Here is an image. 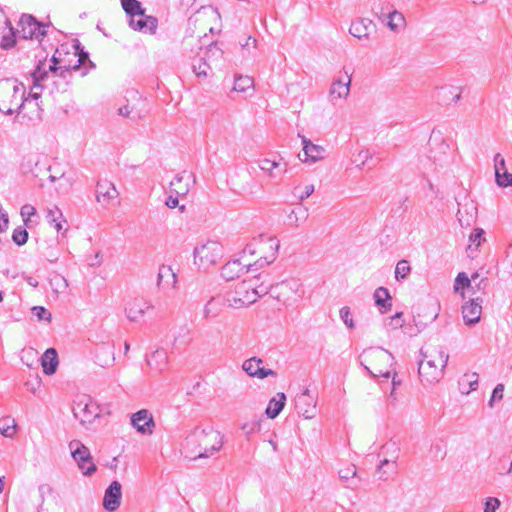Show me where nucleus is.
Listing matches in <instances>:
<instances>
[{
	"label": "nucleus",
	"instance_id": "1",
	"mask_svg": "<svg viewBox=\"0 0 512 512\" xmlns=\"http://www.w3.org/2000/svg\"><path fill=\"white\" fill-rule=\"evenodd\" d=\"M223 446V436L213 427H196L184 440L185 457L192 460L207 458Z\"/></svg>",
	"mask_w": 512,
	"mask_h": 512
},
{
	"label": "nucleus",
	"instance_id": "2",
	"mask_svg": "<svg viewBox=\"0 0 512 512\" xmlns=\"http://www.w3.org/2000/svg\"><path fill=\"white\" fill-rule=\"evenodd\" d=\"M25 87L15 79L0 81V112L6 115L21 113L26 99Z\"/></svg>",
	"mask_w": 512,
	"mask_h": 512
},
{
	"label": "nucleus",
	"instance_id": "3",
	"mask_svg": "<svg viewBox=\"0 0 512 512\" xmlns=\"http://www.w3.org/2000/svg\"><path fill=\"white\" fill-rule=\"evenodd\" d=\"M423 359L419 361L418 374L422 383L432 384L439 382L443 375L444 369L447 366L449 355L442 349L436 351L438 354V360L440 363V368L435 364V360L428 358L427 353H424L423 350L420 351Z\"/></svg>",
	"mask_w": 512,
	"mask_h": 512
},
{
	"label": "nucleus",
	"instance_id": "4",
	"mask_svg": "<svg viewBox=\"0 0 512 512\" xmlns=\"http://www.w3.org/2000/svg\"><path fill=\"white\" fill-rule=\"evenodd\" d=\"M50 24L38 21L31 14H23L18 22L19 29L17 33L23 39H36L41 41L47 34V28Z\"/></svg>",
	"mask_w": 512,
	"mask_h": 512
},
{
	"label": "nucleus",
	"instance_id": "5",
	"mask_svg": "<svg viewBox=\"0 0 512 512\" xmlns=\"http://www.w3.org/2000/svg\"><path fill=\"white\" fill-rule=\"evenodd\" d=\"M71 455L77 463L78 468L82 471L84 476H92L97 467L93 462L89 449L80 441L73 440L69 443Z\"/></svg>",
	"mask_w": 512,
	"mask_h": 512
},
{
	"label": "nucleus",
	"instance_id": "6",
	"mask_svg": "<svg viewBox=\"0 0 512 512\" xmlns=\"http://www.w3.org/2000/svg\"><path fill=\"white\" fill-rule=\"evenodd\" d=\"M73 415L82 425L91 424L99 417L98 406L88 396H82L74 401L72 407Z\"/></svg>",
	"mask_w": 512,
	"mask_h": 512
},
{
	"label": "nucleus",
	"instance_id": "7",
	"mask_svg": "<svg viewBox=\"0 0 512 512\" xmlns=\"http://www.w3.org/2000/svg\"><path fill=\"white\" fill-rule=\"evenodd\" d=\"M399 448L395 442H388L381 447V454L390 455L384 458L378 466L379 479L386 481L391 475L397 473V459Z\"/></svg>",
	"mask_w": 512,
	"mask_h": 512
},
{
	"label": "nucleus",
	"instance_id": "8",
	"mask_svg": "<svg viewBox=\"0 0 512 512\" xmlns=\"http://www.w3.org/2000/svg\"><path fill=\"white\" fill-rule=\"evenodd\" d=\"M223 254V247L216 241H207L205 244L194 248L195 262L199 260L202 266L215 264Z\"/></svg>",
	"mask_w": 512,
	"mask_h": 512
},
{
	"label": "nucleus",
	"instance_id": "9",
	"mask_svg": "<svg viewBox=\"0 0 512 512\" xmlns=\"http://www.w3.org/2000/svg\"><path fill=\"white\" fill-rule=\"evenodd\" d=\"M223 51L218 47L217 43H211L206 52L205 57L200 58L197 63L193 64V72L198 78H206L211 71L210 64L207 60H211L213 57L219 58L222 57Z\"/></svg>",
	"mask_w": 512,
	"mask_h": 512
},
{
	"label": "nucleus",
	"instance_id": "10",
	"mask_svg": "<svg viewBox=\"0 0 512 512\" xmlns=\"http://www.w3.org/2000/svg\"><path fill=\"white\" fill-rule=\"evenodd\" d=\"M482 303V296H474L462 306L463 320L466 325H475L480 321Z\"/></svg>",
	"mask_w": 512,
	"mask_h": 512
},
{
	"label": "nucleus",
	"instance_id": "11",
	"mask_svg": "<svg viewBox=\"0 0 512 512\" xmlns=\"http://www.w3.org/2000/svg\"><path fill=\"white\" fill-rule=\"evenodd\" d=\"M122 486L119 481L114 480L104 492L102 505L108 512L116 511L121 504Z\"/></svg>",
	"mask_w": 512,
	"mask_h": 512
},
{
	"label": "nucleus",
	"instance_id": "12",
	"mask_svg": "<svg viewBox=\"0 0 512 512\" xmlns=\"http://www.w3.org/2000/svg\"><path fill=\"white\" fill-rule=\"evenodd\" d=\"M351 87V76L345 71L344 75L335 78L332 82L329 99L335 104L339 99H346L349 96Z\"/></svg>",
	"mask_w": 512,
	"mask_h": 512
},
{
	"label": "nucleus",
	"instance_id": "13",
	"mask_svg": "<svg viewBox=\"0 0 512 512\" xmlns=\"http://www.w3.org/2000/svg\"><path fill=\"white\" fill-rule=\"evenodd\" d=\"M132 426L143 435H150L153 433L155 422L152 413L147 409H141L131 416Z\"/></svg>",
	"mask_w": 512,
	"mask_h": 512
},
{
	"label": "nucleus",
	"instance_id": "14",
	"mask_svg": "<svg viewBox=\"0 0 512 512\" xmlns=\"http://www.w3.org/2000/svg\"><path fill=\"white\" fill-rule=\"evenodd\" d=\"M299 284L296 281H281L277 283L269 282L264 287H268V292L278 301H286L289 298V291L296 292Z\"/></svg>",
	"mask_w": 512,
	"mask_h": 512
},
{
	"label": "nucleus",
	"instance_id": "15",
	"mask_svg": "<svg viewBox=\"0 0 512 512\" xmlns=\"http://www.w3.org/2000/svg\"><path fill=\"white\" fill-rule=\"evenodd\" d=\"M263 360L258 357H252L243 362L242 369L250 376L258 379H264L268 376H276L272 369L262 366Z\"/></svg>",
	"mask_w": 512,
	"mask_h": 512
},
{
	"label": "nucleus",
	"instance_id": "16",
	"mask_svg": "<svg viewBox=\"0 0 512 512\" xmlns=\"http://www.w3.org/2000/svg\"><path fill=\"white\" fill-rule=\"evenodd\" d=\"M429 144L431 146L429 158L435 163L443 161L444 157L450 150V146L443 139L440 132L432 131Z\"/></svg>",
	"mask_w": 512,
	"mask_h": 512
},
{
	"label": "nucleus",
	"instance_id": "17",
	"mask_svg": "<svg viewBox=\"0 0 512 512\" xmlns=\"http://www.w3.org/2000/svg\"><path fill=\"white\" fill-rule=\"evenodd\" d=\"M131 29L143 33L155 34L158 27V19L155 16L145 15L128 19Z\"/></svg>",
	"mask_w": 512,
	"mask_h": 512
},
{
	"label": "nucleus",
	"instance_id": "18",
	"mask_svg": "<svg viewBox=\"0 0 512 512\" xmlns=\"http://www.w3.org/2000/svg\"><path fill=\"white\" fill-rule=\"evenodd\" d=\"M268 287H264V283H260L257 286H253L250 282L243 281L238 284L235 288L234 293L240 298L246 299L249 297L251 304L256 302L257 298L262 294H267Z\"/></svg>",
	"mask_w": 512,
	"mask_h": 512
},
{
	"label": "nucleus",
	"instance_id": "19",
	"mask_svg": "<svg viewBox=\"0 0 512 512\" xmlns=\"http://www.w3.org/2000/svg\"><path fill=\"white\" fill-rule=\"evenodd\" d=\"M33 86L31 88L30 96L34 100H38L41 96L43 89V82L48 79V72L45 69V60H40L31 73Z\"/></svg>",
	"mask_w": 512,
	"mask_h": 512
},
{
	"label": "nucleus",
	"instance_id": "20",
	"mask_svg": "<svg viewBox=\"0 0 512 512\" xmlns=\"http://www.w3.org/2000/svg\"><path fill=\"white\" fill-rule=\"evenodd\" d=\"M151 308H153V306L145 299L136 297L127 303L125 314L130 321L136 322L144 316L146 310Z\"/></svg>",
	"mask_w": 512,
	"mask_h": 512
},
{
	"label": "nucleus",
	"instance_id": "21",
	"mask_svg": "<svg viewBox=\"0 0 512 512\" xmlns=\"http://www.w3.org/2000/svg\"><path fill=\"white\" fill-rule=\"evenodd\" d=\"M376 25L368 18H357L352 21L349 33L359 40L369 39L370 33L375 30Z\"/></svg>",
	"mask_w": 512,
	"mask_h": 512
},
{
	"label": "nucleus",
	"instance_id": "22",
	"mask_svg": "<svg viewBox=\"0 0 512 512\" xmlns=\"http://www.w3.org/2000/svg\"><path fill=\"white\" fill-rule=\"evenodd\" d=\"M118 191L115 185L107 180L98 181L96 185V199L102 204H109L118 197Z\"/></svg>",
	"mask_w": 512,
	"mask_h": 512
},
{
	"label": "nucleus",
	"instance_id": "23",
	"mask_svg": "<svg viewBox=\"0 0 512 512\" xmlns=\"http://www.w3.org/2000/svg\"><path fill=\"white\" fill-rule=\"evenodd\" d=\"M301 141L303 145V153L305 158L302 159L304 162H316L321 160L325 156V149L320 145L314 144L310 139L305 136H301Z\"/></svg>",
	"mask_w": 512,
	"mask_h": 512
},
{
	"label": "nucleus",
	"instance_id": "24",
	"mask_svg": "<svg viewBox=\"0 0 512 512\" xmlns=\"http://www.w3.org/2000/svg\"><path fill=\"white\" fill-rule=\"evenodd\" d=\"M267 244H268L269 249L272 251L270 259L267 256H265V257L259 258L253 264L246 265V272L256 271L258 269H261V268L271 264L275 260L276 254L279 249V241L274 237H268Z\"/></svg>",
	"mask_w": 512,
	"mask_h": 512
},
{
	"label": "nucleus",
	"instance_id": "25",
	"mask_svg": "<svg viewBox=\"0 0 512 512\" xmlns=\"http://www.w3.org/2000/svg\"><path fill=\"white\" fill-rule=\"evenodd\" d=\"M177 283L176 272L169 265H161L158 270L157 286L160 288H174Z\"/></svg>",
	"mask_w": 512,
	"mask_h": 512
},
{
	"label": "nucleus",
	"instance_id": "26",
	"mask_svg": "<svg viewBox=\"0 0 512 512\" xmlns=\"http://www.w3.org/2000/svg\"><path fill=\"white\" fill-rule=\"evenodd\" d=\"M146 361L150 369L160 373L168 365L167 352L164 349H157L147 356Z\"/></svg>",
	"mask_w": 512,
	"mask_h": 512
},
{
	"label": "nucleus",
	"instance_id": "27",
	"mask_svg": "<svg viewBox=\"0 0 512 512\" xmlns=\"http://www.w3.org/2000/svg\"><path fill=\"white\" fill-rule=\"evenodd\" d=\"M43 372L50 376L53 375L58 368L59 359L56 349L48 348L41 357Z\"/></svg>",
	"mask_w": 512,
	"mask_h": 512
},
{
	"label": "nucleus",
	"instance_id": "28",
	"mask_svg": "<svg viewBox=\"0 0 512 512\" xmlns=\"http://www.w3.org/2000/svg\"><path fill=\"white\" fill-rule=\"evenodd\" d=\"M246 270V265H243L240 260H232L228 261L221 269V276L227 280L231 281L235 278L239 277Z\"/></svg>",
	"mask_w": 512,
	"mask_h": 512
},
{
	"label": "nucleus",
	"instance_id": "29",
	"mask_svg": "<svg viewBox=\"0 0 512 512\" xmlns=\"http://www.w3.org/2000/svg\"><path fill=\"white\" fill-rule=\"evenodd\" d=\"M286 404V395L283 392H279L275 397L271 398L267 408L265 410V414L270 419H275L281 411L284 409Z\"/></svg>",
	"mask_w": 512,
	"mask_h": 512
},
{
	"label": "nucleus",
	"instance_id": "30",
	"mask_svg": "<svg viewBox=\"0 0 512 512\" xmlns=\"http://www.w3.org/2000/svg\"><path fill=\"white\" fill-rule=\"evenodd\" d=\"M375 305L379 307L381 313H386L392 307V298L389 290L385 287H378L374 292Z\"/></svg>",
	"mask_w": 512,
	"mask_h": 512
},
{
	"label": "nucleus",
	"instance_id": "31",
	"mask_svg": "<svg viewBox=\"0 0 512 512\" xmlns=\"http://www.w3.org/2000/svg\"><path fill=\"white\" fill-rule=\"evenodd\" d=\"M461 98V88L455 86H444L438 91V99L448 105L456 103Z\"/></svg>",
	"mask_w": 512,
	"mask_h": 512
},
{
	"label": "nucleus",
	"instance_id": "32",
	"mask_svg": "<svg viewBox=\"0 0 512 512\" xmlns=\"http://www.w3.org/2000/svg\"><path fill=\"white\" fill-rule=\"evenodd\" d=\"M223 307H225V299L222 296L212 297L204 307V318L209 319L217 317Z\"/></svg>",
	"mask_w": 512,
	"mask_h": 512
},
{
	"label": "nucleus",
	"instance_id": "33",
	"mask_svg": "<svg viewBox=\"0 0 512 512\" xmlns=\"http://www.w3.org/2000/svg\"><path fill=\"white\" fill-rule=\"evenodd\" d=\"M75 57L76 60L70 67L75 71L81 70V76H85L89 70L95 68V64L90 60L88 52L84 51L77 54Z\"/></svg>",
	"mask_w": 512,
	"mask_h": 512
},
{
	"label": "nucleus",
	"instance_id": "34",
	"mask_svg": "<svg viewBox=\"0 0 512 512\" xmlns=\"http://www.w3.org/2000/svg\"><path fill=\"white\" fill-rule=\"evenodd\" d=\"M478 278V272L473 273L471 278H469L465 272L458 273L454 283V292L461 293L462 297H464V290L470 288L471 283L475 282Z\"/></svg>",
	"mask_w": 512,
	"mask_h": 512
},
{
	"label": "nucleus",
	"instance_id": "35",
	"mask_svg": "<svg viewBox=\"0 0 512 512\" xmlns=\"http://www.w3.org/2000/svg\"><path fill=\"white\" fill-rule=\"evenodd\" d=\"M46 220L57 232H60L63 229V224L67 223L62 211L57 206L47 209Z\"/></svg>",
	"mask_w": 512,
	"mask_h": 512
},
{
	"label": "nucleus",
	"instance_id": "36",
	"mask_svg": "<svg viewBox=\"0 0 512 512\" xmlns=\"http://www.w3.org/2000/svg\"><path fill=\"white\" fill-rule=\"evenodd\" d=\"M393 8L394 6L387 0H374L371 11L374 16L384 23Z\"/></svg>",
	"mask_w": 512,
	"mask_h": 512
},
{
	"label": "nucleus",
	"instance_id": "37",
	"mask_svg": "<svg viewBox=\"0 0 512 512\" xmlns=\"http://www.w3.org/2000/svg\"><path fill=\"white\" fill-rule=\"evenodd\" d=\"M338 474L341 480L346 482L350 481L347 484V487L356 489L359 486L360 478L357 477V470L355 465H349L343 469H340Z\"/></svg>",
	"mask_w": 512,
	"mask_h": 512
},
{
	"label": "nucleus",
	"instance_id": "38",
	"mask_svg": "<svg viewBox=\"0 0 512 512\" xmlns=\"http://www.w3.org/2000/svg\"><path fill=\"white\" fill-rule=\"evenodd\" d=\"M479 376L476 372L465 374L459 380L460 391L462 394H469L478 388Z\"/></svg>",
	"mask_w": 512,
	"mask_h": 512
},
{
	"label": "nucleus",
	"instance_id": "39",
	"mask_svg": "<svg viewBox=\"0 0 512 512\" xmlns=\"http://www.w3.org/2000/svg\"><path fill=\"white\" fill-rule=\"evenodd\" d=\"M5 32L0 38V46L4 49H10L16 44V33L9 20H6L3 24Z\"/></svg>",
	"mask_w": 512,
	"mask_h": 512
},
{
	"label": "nucleus",
	"instance_id": "40",
	"mask_svg": "<svg viewBox=\"0 0 512 512\" xmlns=\"http://www.w3.org/2000/svg\"><path fill=\"white\" fill-rule=\"evenodd\" d=\"M384 23H386L390 30L398 31L400 28L405 26L406 21L404 15L393 8V10H391L389 15L386 17V21Z\"/></svg>",
	"mask_w": 512,
	"mask_h": 512
},
{
	"label": "nucleus",
	"instance_id": "41",
	"mask_svg": "<svg viewBox=\"0 0 512 512\" xmlns=\"http://www.w3.org/2000/svg\"><path fill=\"white\" fill-rule=\"evenodd\" d=\"M123 10L128 16L131 17L144 16L145 9L138 0H121Z\"/></svg>",
	"mask_w": 512,
	"mask_h": 512
},
{
	"label": "nucleus",
	"instance_id": "42",
	"mask_svg": "<svg viewBox=\"0 0 512 512\" xmlns=\"http://www.w3.org/2000/svg\"><path fill=\"white\" fill-rule=\"evenodd\" d=\"M364 355L367 361L378 360L392 363L394 360L392 353L383 348L366 350L364 351Z\"/></svg>",
	"mask_w": 512,
	"mask_h": 512
},
{
	"label": "nucleus",
	"instance_id": "43",
	"mask_svg": "<svg viewBox=\"0 0 512 512\" xmlns=\"http://www.w3.org/2000/svg\"><path fill=\"white\" fill-rule=\"evenodd\" d=\"M70 66H72V63L69 62V63H65L64 65H61L58 67V72L56 74H52L53 77H59L63 83H62V87L59 88L58 87V84L56 81H54V84L57 85V90H60L61 92H65L66 89H67V86H68V77L71 76V73L73 71H75L74 69H72Z\"/></svg>",
	"mask_w": 512,
	"mask_h": 512
},
{
	"label": "nucleus",
	"instance_id": "44",
	"mask_svg": "<svg viewBox=\"0 0 512 512\" xmlns=\"http://www.w3.org/2000/svg\"><path fill=\"white\" fill-rule=\"evenodd\" d=\"M63 53L69 54L68 46L66 44H62L59 48L56 49L54 55L51 58V65L48 69H46L48 74H56L58 72V65L65 62V60L61 58Z\"/></svg>",
	"mask_w": 512,
	"mask_h": 512
},
{
	"label": "nucleus",
	"instance_id": "45",
	"mask_svg": "<svg viewBox=\"0 0 512 512\" xmlns=\"http://www.w3.org/2000/svg\"><path fill=\"white\" fill-rule=\"evenodd\" d=\"M222 297L225 299V306L231 308H242L251 305V300L249 299V297L246 299H242L235 293H230Z\"/></svg>",
	"mask_w": 512,
	"mask_h": 512
},
{
	"label": "nucleus",
	"instance_id": "46",
	"mask_svg": "<svg viewBox=\"0 0 512 512\" xmlns=\"http://www.w3.org/2000/svg\"><path fill=\"white\" fill-rule=\"evenodd\" d=\"M253 78L249 76H238L235 77L233 91L246 92L249 88L253 87Z\"/></svg>",
	"mask_w": 512,
	"mask_h": 512
},
{
	"label": "nucleus",
	"instance_id": "47",
	"mask_svg": "<svg viewBox=\"0 0 512 512\" xmlns=\"http://www.w3.org/2000/svg\"><path fill=\"white\" fill-rule=\"evenodd\" d=\"M484 230L481 228H475L469 236L470 244L467 247L469 251H477L478 247L481 244V241L484 240Z\"/></svg>",
	"mask_w": 512,
	"mask_h": 512
},
{
	"label": "nucleus",
	"instance_id": "48",
	"mask_svg": "<svg viewBox=\"0 0 512 512\" xmlns=\"http://www.w3.org/2000/svg\"><path fill=\"white\" fill-rule=\"evenodd\" d=\"M411 272L409 261L402 259L398 261L395 268V278L398 281L405 280Z\"/></svg>",
	"mask_w": 512,
	"mask_h": 512
},
{
	"label": "nucleus",
	"instance_id": "49",
	"mask_svg": "<svg viewBox=\"0 0 512 512\" xmlns=\"http://www.w3.org/2000/svg\"><path fill=\"white\" fill-rule=\"evenodd\" d=\"M310 398L313 397L310 395V390L306 388L296 399V408L298 409V412L301 413L306 419H311L312 414L310 413V410L302 408V403L304 400H308Z\"/></svg>",
	"mask_w": 512,
	"mask_h": 512
},
{
	"label": "nucleus",
	"instance_id": "50",
	"mask_svg": "<svg viewBox=\"0 0 512 512\" xmlns=\"http://www.w3.org/2000/svg\"><path fill=\"white\" fill-rule=\"evenodd\" d=\"M28 235L29 234L25 228H23L22 226H18L12 232V241L16 245L22 246L26 244V242L28 241Z\"/></svg>",
	"mask_w": 512,
	"mask_h": 512
},
{
	"label": "nucleus",
	"instance_id": "51",
	"mask_svg": "<svg viewBox=\"0 0 512 512\" xmlns=\"http://www.w3.org/2000/svg\"><path fill=\"white\" fill-rule=\"evenodd\" d=\"M488 286L487 278H478L475 282L471 283V290L473 291V295L482 296L485 295V289Z\"/></svg>",
	"mask_w": 512,
	"mask_h": 512
},
{
	"label": "nucleus",
	"instance_id": "52",
	"mask_svg": "<svg viewBox=\"0 0 512 512\" xmlns=\"http://www.w3.org/2000/svg\"><path fill=\"white\" fill-rule=\"evenodd\" d=\"M33 316L37 317L39 321L45 320L50 322L52 319L51 313L43 306H34L31 308Z\"/></svg>",
	"mask_w": 512,
	"mask_h": 512
},
{
	"label": "nucleus",
	"instance_id": "53",
	"mask_svg": "<svg viewBox=\"0 0 512 512\" xmlns=\"http://www.w3.org/2000/svg\"><path fill=\"white\" fill-rule=\"evenodd\" d=\"M9 419H1L0 420V433L5 437H12L15 432V422L12 420V425L8 424Z\"/></svg>",
	"mask_w": 512,
	"mask_h": 512
},
{
	"label": "nucleus",
	"instance_id": "54",
	"mask_svg": "<svg viewBox=\"0 0 512 512\" xmlns=\"http://www.w3.org/2000/svg\"><path fill=\"white\" fill-rule=\"evenodd\" d=\"M340 318L344 322V324L350 328L353 329L355 327V323L352 318V314L350 311V308L348 306H344L340 309Z\"/></svg>",
	"mask_w": 512,
	"mask_h": 512
},
{
	"label": "nucleus",
	"instance_id": "55",
	"mask_svg": "<svg viewBox=\"0 0 512 512\" xmlns=\"http://www.w3.org/2000/svg\"><path fill=\"white\" fill-rule=\"evenodd\" d=\"M260 429H261V424L259 421H256V420L244 423L241 426V430L246 434L247 437L260 431Z\"/></svg>",
	"mask_w": 512,
	"mask_h": 512
},
{
	"label": "nucleus",
	"instance_id": "56",
	"mask_svg": "<svg viewBox=\"0 0 512 512\" xmlns=\"http://www.w3.org/2000/svg\"><path fill=\"white\" fill-rule=\"evenodd\" d=\"M496 182L500 187H507L512 185V174L508 172L499 173L496 169Z\"/></svg>",
	"mask_w": 512,
	"mask_h": 512
},
{
	"label": "nucleus",
	"instance_id": "57",
	"mask_svg": "<svg viewBox=\"0 0 512 512\" xmlns=\"http://www.w3.org/2000/svg\"><path fill=\"white\" fill-rule=\"evenodd\" d=\"M279 162L270 159L259 160V168L272 176V171L279 166Z\"/></svg>",
	"mask_w": 512,
	"mask_h": 512
},
{
	"label": "nucleus",
	"instance_id": "58",
	"mask_svg": "<svg viewBox=\"0 0 512 512\" xmlns=\"http://www.w3.org/2000/svg\"><path fill=\"white\" fill-rule=\"evenodd\" d=\"M20 214L23 218L24 224L28 225L30 217L36 214V209L30 204H25L21 207Z\"/></svg>",
	"mask_w": 512,
	"mask_h": 512
},
{
	"label": "nucleus",
	"instance_id": "59",
	"mask_svg": "<svg viewBox=\"0 0 512 512\" xmlns=\"http://www.w3.org/2000/svg\"><path fill=\"white\" fill-rule=\"evenodd\" d=\"M501 502L496 497H488L485 501L484 512H496V510L500 507Z\"/></svg>",
	"mask_w": 512,
	"mask_h": 512
},
{
	"label": "nucleus",
	"instance_id": "60",
	"mask_svg": "<svg viewBox=\"0 0 512 512\" xmlns=\"http://www.w3.org/2000/svg\"><path fill=\"white\" fill-rule=\"evenodd\" d=\"M364 368L369 373V375L373 378L381 376V377L388 379L391 376V371H389V370L384 371L377 367H374V369H371L369 366H366V365L364 366Z\"/></svg>",
	"mask_w": 512,
	"mask_h": 512
},
{
	"label": "nucleus",
	"instance_id": "61",
	"mask_svg": "<svg viewBox=\"0 0 512 512\" xmlns=\"http://www.w3.org/2000/svg\"><path fill=\"white\" fill-rule=\"evenodd\" d=\"M503 392H504V385L499 383L496 385V387L493 389L492 395L489 400V406H493V402L496 400H501L503 398Z\"/></svg>",
	"mask_w": 512,
	"mask_h": 512
},
{
	"label": "nucleus",
	"instance_id": "62",
	"mask_svg": "<svg viewBox=\"0 0 512 512\" xmlns=\"http://www.w3.org/2000/svg\"><path fill=\"white\" fill-rule=\"evenodd\" d=\"M302 408L310 410L312 417H314L316 411V401L314 400V398L304 400V402L302 403Z\"/></svg>",
	"mask_w": 512,
	"mask_h": 512
},
{
	"label": "nucleus",
	"instance_id": "63",
	"mask_svg": "<svg viewBox=\"0 0 512 512\" xmlns=\"http://www.w3.org/2000/svg\"><path fill=\"white\" fill-rule=\"evenodd\" d=\"M314 192V185H306L304 187V190L303 192L299 195V200L300 201H303L305 199H307L309 196H311Z\"/></svg>",
	"mask_w": 512,
	"mask_h": 512
},
{
	"label": "nucleus",
	"instance_id": "64",
	"mask_svg": "<svg viewBox=\"0 0 512 512\" xmlns=\"http://www.w3.org/2000/svg\"><path fill=\"white\" fill-rule=\"evenodd\" d=\"M47 250V253H45V257L47 258V260L51 263L56 262L58 260V253L56 249L48 248Z\"/></svg>",
	"mask_w": 512,
	"mask_h": 512
}]
</instances>
